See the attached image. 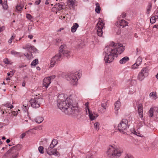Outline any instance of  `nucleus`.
<instances>
[{"instance_id":"aec40b11","label":"nucleus","mask_w":158,"mask_h":158,"mask_svg":"<svg viewBox=\"0 0 158 158\" xmlns=\"http://www.w3.org/2000/svg\"><path fill=\"white\" fill-rule=\"evenodd\" d=\"M79 27V25L78 23H75L73 24V26L71 27V31L72 32H75L77 28Z\"/></svg>"},{"instance_id":"9b49d317","label":"nucleus","mask_w":158,"mask_h":158,"mask_svg":"<svg viewBox=\"0 0 158 158\" xmlns=\"http://www.w3.org/2000/svg\"><path fill=\"white\" fill-rule=\"evenodd\" d=\"M85 105L86 106L85 110H86V112H87V110L88 111L89 118L92 121L98 117V115L95 113H94V114H93L92 112L90 111L89 108V103L88 102L85 103Z\"/></svg>"},{"instance_id":"f704fd0d","label":"nucleus","mask_w":158,"mask_h":158,"mask_svg":"<svg viewBox=\"0 0 158 158\" xmlns=\"http://www.w3.org/2000/svg\"><path fill=\"white\" fill-rule=\"evenodd\" d=\"M23 7V6L17 5L16 6V9L17 10L20 11L22 10V9Z\"/></svg>"},{"instance_id":"0eeeda50","label":"nucleus","mask_w":158,"mask_h":158,"mask_svg":"<svg viewBox=\"0 0 158 158\" xmlns=\"http://www.w3.org/2000/svg\"><path fill=\"white\" fill-rule=\"evenodd\" d=\"M55 142H56V139H53L51 144H50L49 147L48 148L47 150V153L49 155H53L56 156H60V154L57 151L56 149H54L52 151H51V150L55 146L53 144L54 143H55Z\"/></svg>"},{"instance_id":"7c9ffc66","label":"nucleus","mask_w":158,"mask_h":158,"mask_svg":"<svg viewBox=\"0 0 158 158\" xmlns=\"http://www.w3.org/2000/svg\"><path fill=\"white\" fill-rule=\"evenodd\" d=\"M152 7V3L150 2L148 3V9H147V12L148 14H149L151 10Z\"/></svg>"},{"instance_id":"e2e57ef3","label":"nucleus","mask_w":158,"mask_h":158,"mask_svg":"<svg viewBox=\"0 0 158 158\" xmlns=\"http://www.w3.org/2000/svg\"><path fill=\"white\" fill-rule=\"evenodd\" d=\"M57 143H58V142L57 141V140L56 139V142H55V143H54V144H53L54 145L56 146V144H57Z\"/></svg>"},{"instance_id":"3c124183","label":"nucleus","mask_w":158,"mask_h":158,"mask_svg":"<svg viewBox=\"0 0 158 158\" xmlns=\"http://www.w3.org/2000/svg\"><path fill=\"white\" fill-rule=\"evenodd\" d=\"M5 29V27L4 26L0 27V32L3 31Z\"/></svg>"},{"instance_id":"4be33fe9","label":"nucleus","mask_w":158,"mask_h":158,"mask_svg":"<svg viewBox=\"0 0 158 158\" xmlns=\"http://www.w3.org/2000/svg\"><path fill=\"white\" fill-rule=\"evenodd\" d=\"M44 119L43 117H37L35 119V122L36 123L40 124L44 120Z\"/></svg>"},{"instance_id":"680f3d73","label":"nucleus","mask_w":158,"mask_h":158,"mask_svg":"<svg viewBox=\"0 0 158 158\" xmlns=\"http://www.w3.org/2000/svg\"><path fill=\"white\" fill-rule=\"evenodd\" d=\"M10 139H8L6 140V142L7 143H9L10 142Z\"/></svg>"},{"instance_id":"5fc2aeb1","label":"nucleus","mask_w":158,"mask_h":158,"mask_svg":"<svg viewBox=\"0 0 158 158\" xmlns=\"http://www.w3.org/2000/svg\"><path fill=\"white\" fill-rule=\"evenodd\" d=\"M56 43H59L61 41V40L60 39L58 38L56 40Z\"/></svg>"},{"instance_id":"1a4fd4ad","label":"nucleus","mask_w":158,"mask_h":158,"mask_svg":"<svg viewBox=\"0 0 158 158\" xmlns=\"http://www.w3.org/2000/svg\"><path fill=\"white\" fill-rule=\"evenodd\" d=\"M99 20L97 24L96 29L97 30L98 35L101 36L103 34L102 29L104 26V23H103L102 20H101V18H99Z\"/></svg>"},{"instance_id":"de8ad7c7","label":"nucleus","mask_w":158,"mask_h":158,"mask_svg":"<svg viewBox=\"0 0 158 158\" xmlns=\"http://www.w3.org/2000/svg\"><path fill=\"white\" fill-rule=\"evenodd\" d=\"M41 2L40 0H36L35 4L36 5H39Z\"/></svg>"},{"instance_id":"8fccbe9b","label":"nucleus","mask_w":158,"mask_h":158,"mask_svg":"<svg viewBox=\"0 0 158 158\" xmlns=\"http://www.w3.org/2000/svg\"><path fill=\"white\" fill-rule=\"evenodd\" d=\"M86 158H93L92 155L91 154H89L87 156Z\"/></svg>"},{"instance_id":"a878e982","label":"nucleus","mask_w":158,"mask_h":158,"mask_svg":"<svg viewBox=\"0 0 158 158\" xmlns=\"http://www.w3.org/2000/svg\"><path fill=\"white\" fill-rule=\"evenodd\" d=\"M67 2L70 6H73L74 5L75 2L73 0H68Z\"/></svg>"},{"instance_id":"393cba45","label":"nucleus","mask_w":158,"mask_h":158,"mask_svg":"<svg viewBox=\"0 0 158 158\" xmlns=\"http://www.w3.org/2000/svg\"><path fill=\"white\" fill-rule=\"evenodd\" d=\"M96 7L95 8V11L97 13H99L101 10V8L100 7L99 4L97 2L95 4Z\"/></svg>"},{"instance_id":"09e8293b","label":"nucleus","mask_w":158,"mask_h":158,"mask_svg":"<svg viewBox=\"0 0 158 158\" xmlns=\"http://www.w3.org/2000/svg\"><path fill=\"white\" fill-rule=\"evenodd\" d=\"M26 135V133H23L20 136V138L21 139H23Z\"/></svg>"},{"instance_id":"20e7f679","label":"nucleus","mask_w":158,"mask_h":158,"mask_svg":"<svg viewBox=\"0 0 158 158\" xmlns=\"http://www.w3.org/2000/svg\"><path fill=\"white\" fill-rule=\"evenodd\" d=\"M123 152L119 148H115L112 146H110L108 148L106 154L108 156L111 158H117L120 156Z\"/></svg>"},{"instance_id":"a18cd8bd","label":"nucleus","mask_w":158,"mask_h":158,"mask_svg":"<svg viewBox=\"0 0 158 158\" xmlns=\"http://www.w3.org/2000/svg\"><path fill=\"white\" fill-rule=\"evenodd\" d=\"M121 33V30L119 28H118L117 31L116 32V34L117 35H119Z\"/></svg>"},{"instance_id":"473e14b6","label":"nucleus","mask_w":158,"mask_h":158,"mask_svg":"<svg viewBox=\"0 0 158 158\" xmlns=\"http://www.w3.org/2000/svg\"><path fill=\"white\" fill-rule=\"evenodd\" d=\"M10 112L6 116V118L4 120V122L5 123L8 122L10 120V118L9 116L10 115Z\"/></svg>"},{"instance_id":"2eb2a0df","label":"nucleus","mask_w":158,"mask_h":158,"mask_svg":"<svg viewBox=\"0 0 158 158\" xmlns=\"http://www.w3.org/2000/svg\"><path fill=\"white\" fill-rule=\"evenodd\" d=\"M142 61V58L139 56L136 60V62L132 65L131 69H137L139 66L141 64Z\"/></svg>"},{"instance_id":"5701e85b","label":"nucleus","mask_w":158,"mask_h":158,"mask_svg":"<svg viewBox=\"0 0 158 158\" xmlns=\"http://www.w3.org/2000/svg\"><path fill=\"white\" fill-rule=\"evenodd\" d=\"M4 106L6 107L9 108L10 109H12L14 107L11 104V103L9 102H7L5 104L2 105V106Z\"/></svg>"},{"instance_id":"37998d69","label":"nucleus","mask_w":158,"mask_h":158,"mask_svg":"<svg viewBox=\"0 0 158 158\" xmlns=\"http://www.w3.org/2000/svg\"><path fill=\"white\" fill-rule=\"evenodd\" d=\"M26 17L29 20H31L32 18V16L31 15L28 14L26 15Z\"/></svg>"},{"instance_id":"79ce46f5","label":"nucleus","mask_w":158,"mask_h":158,"mask_svg":"<svg viewBox=\"0 0 158 158\" xmlns=\"http://www.w3.org/2000/svg\"><path fill=\"white\" fill-rule=\"evenodd\" d=\"M27 106L23 105V106L22 107V110H23V111L24 112H26L27 110Z\"/></svg>"},{"instance_id":"338daca9","label":"nucleus","mask_w":158,"mask_h":158,"mask_svg":"<svg viewBox=\"0 0 158 158\" xmlns=\"http://www.w3.org/2000/svg\"><path fill=\"white\" fill-rule=\"evenodd\" d=\"M2 139H6V137L5 136H3V137H2Z\"/></svg>"},{"instance_id":"dca6fc26","label":"nucleus","mask_w":158,"mask_h":158,"mask_svg":"<svg viewBox=\"0 0 158 158\" xmlns=\"http://www.w3.org/2000/svg\"><path fill=\"white\" fill-rule=\"evenodd\" d=\"M128 23L123 19H122L119 22H117L115 23V25L118 27L123 28L127 25Z\"/></svg>"},{"instance_id":"49530a36","label":"nucleus","mask_w":158,"mask_h":158,"mask_svg":"<svg viewBox=\"0 0 158 158\" xmlns=\"http://www.w3.org/2000/svg\"><path fill=\"white\" fill-rule=\"evenodd\" d=\"M24 55L28 59H30L31 58V57H30V54L28 53L27 54H24Z\"/></svg>"},{"instance_id":"bf43d9fd","label":"nucleus","mask_w":158,"mask_h":158,"mask_svg":"<svg viewBox=\"0 0 158 158\" xmlns=\"http://www.w3.org/2000/svg\"><path fill=\"white\" fill-rule=\"evenodd\" d=\"M139 51V49L138 48H137L136 50V55H138V52Z\"/></svg>"},{"instance_id":"ea45409f","label":"nucleus","mask_w":158,"mask_h":158,"mask_svg":"<svg viewBox=\"0 0 158 158\" xmlns=\"http://www.w3.org/2000/svg\"><path fill=\"white\" fill-rule=\"evenodd\" d=\"M149 96L150 97H156V93L155 92H152L151 93L149 94Z\"/></svg>"},{"instance_id":"58836bf2","label":"nucleus","mask_w":158,"mask_h":158,"mask_svg":"<svg viewBox=\"0 0 158 158\" xmlns=\"http://www.w3.org/2000/svg\"><path fill=\"white\" fill-rule=\"evenodd\" d=\"M15 37V34H13L11 37L10 39L8 41V43L10 44H11L13 40L14 39Z\"/></svg>"},{"instance_id":"4c0bfd02","label":"nucleus","mask_w":158,"mask_h":158,"mask_svg":"<svg viewBox=\"0 0 158 158\" xmlns=\"http://www.w3.org/2000/svg\"><path fill=\"white\" fill-rule=\"evenodd\" d=\"M10 53L12 55H19L20 53L16 52L14 50L11 51L10 52Z\"/></svg>"},{"instance_id":"0e129e2a","label":"nucleus","mask_w":158,"mask_h":158,"mask_svg":"<svg viewBox=\"0 0 158 158\" xmlns=\"http://www.w3.org/2000/svg\"><path fill=\"white\" fill-rule=\"evenodd\" d=\"M0 126H1V127H0V128L3 127V123H0Z\"/></svg>"},{"instance_id":"a211bd4d","label":"nucleus","mask_w":158,"mask_h":158,"mask_svg":"<svg viewBox=\"0 0 158 158\" xmlns=\"http://www.w3.org/2000/svg\"><path fill=\"white\" fill-rule=\"evenodd\" d=\"M138 112L140 118L143 117V110L142 104L140 103L138 105Z\"/></svg>"},{"instance_id":"412c9836","label":"nucleus","mask_w":158,"mask_h":158,"mask_svg":"<svg viewBox=\"0 0 158 158\" xmlns=\"http://www.w3.org/2000/svg\"><path fill=\"white\" fill-rule=\"evenodd\" d=\"M114 109L116 111L118 110L121 105V103L118 100L114 103Z\"/></svg>"},{"instance_id":"13d9d810","label":"nucleus","mask_w":158,"mask_h":158,"mask_svg":"<svg viewBox=\"0 0 158 158\" xmlns=\"http://www.w3.org/2000/svg\"><path fill=\"white\" fill-rule=\"evenodd\" d=\"M49 0H46V2H45V4L46 5H48L49 3Z\"/></svg>"},{"instance_id":"6e6552de","label":"nucleus","mask_w":158,"mask_h":158,"mask_svg":"<svg viewBox=\"0 0 158 158\" xmlns=\"http://www.w3.org/2000/svg\"><path fill=\"white\" fill-rule=\"evenodd\" d=\"M148 72L149 69L148 67L143 68L138 74V79L142 81L148 75Z\"/></svg>"},{"instance_id":"4468645a","label":"nucleus","mask_w":158,"mask_h":158,"mask_svg":"<svg viewBox=\"0 0 158 158\" xmlns=\"http://www.w3.org/2000/svg\"><path fill=\"white\" fill-rule=\"evenodd\" d=\"M23 48L27 50V51L31 52H36L37 51V49L34 46H31L30 44H28L23 47Z\"/></svg>"},{"instance_id":"7ed1b4c3","label":"nucleus","mask_w":158,"mask_h":158,"mask_svg":"<svg viewBox=\"0 0 158 158\" xmlns=\"http://www.w3.org/2000/svg\"><path fill=\"white\" fill-rule=\"evenodd\" d=\"M59 52L53 57L51 60L50 66L53 67L55 64H57L62 59V56H65L68 57L70 55V52L67 49L66 45H61L60 47Z\"/></svg>"},{"instance_id":"b1692460","label":"nucleus","mask_w":158,"mask_h":158,"mask_svg":"<svg viewBox=\"0 0 158 158\" xmlns=\"http://www.w3.org/2000/svg\"><path fill=\"white\" fill-rule=\"evenodd\" d=\"M158 19V17L157 15H155L153 16L151 18L150 20V23H154L156 21V20Z\"/></svg>"},{"instance_id":"423d86ee","label":"nucleus","mask_w":158,"mask_h":158,"mask_svg":"<svg viewBox=\"0 0 158 158\" xmlns=\"http://www.w3.org/2000/svg\"><path fill=\"white\" fill-rule=\"evenodd\" d=\"M29 102L31 106L35 108H39L41 105H43L44 103V100L40 98L35 97L34 98H31Z\"/></svg>"},{"instance_id":"9d476101","label":"nucleus","mask_w":158,"mask_h":158,"mask_svg":"<svg viewBox=\"0 0 158 158\" xmlns=\"http://www.w3.org/2000/svg\"><path fill=\"white\" fill-rule=\"evenodd\" d=\"M128 121L125 119L122 120L118 126V130L121 132H123V131L126 129L127 127Z\"/></svg>"},{"instance_id":"69168bd1","label":"nucleus","mask_w":158,"mask_h":158,"mask_svg":"<svg viewBox=\"0 0 158 158\" xmlns=\"http://www.w3.org/2000/svg\"><path fill=\"white\" fill-rule=\"evenodd\" d=\"M153 28H157V25H154V26L153 27Z\"/></svg>"},{"instance_id":"6e6d98bb","label":"nucleus","mask_w":158,"mask_h":158,"mask_svg":"<svg viewBox=\"0 0 158 158\" xmlns=\"http://www.w3.org/2000/svg\"><path fill=\"white\" fill-rule=\"evenodd\" d=\"M132 133L137 135H139L138 134V133L136 132L135 130H134L133 132H132Z\"/></svg>"},{"instance_id":"f03ea898","label":"nucleus","mask_w":158,"mask_h":158,"mask_svg":"<svg viewBox=\"0 0 158 158\" xmlns=\"http://www.w3.org/2000/svg\"><path fill=\"white\" fill-rule=\"evenodd\" d=\"M125 47L122 44L112 42L109 46L105 48L104 52L106 54L104 60L105 63H110L116 57L118 54H121L124 50Z\"/></svg>"},{"instance_id":"052dcab7","label":"nucleus","mask_w":158,"mask_h":158,"mask_svg":"<svg viewBox=\"0 0 158 158\" xmlns=\"http://www.w3.org/2000/svg\"><path fill=\"white\" fill-rule=\"evenodd\" d=\"M22 86L24 87L25 85V82H23L22 83Z\"/></svg>"},{"instance_id":"6ab92c4d","label":"nucleus","mask_w":158,"mask_h":158,"mask_svg":"<svg viewBox=\"0 0 158 158\" xmlns=\"http://www.w3.org/2000/svg\"><path fill=\"white\" fill-rule=\"evenodd\" d=\"M129 60V57L126 56L121 59L119 60V62L121 64H125Z\"/></svg>"},{"instance_id":"a19ab883","label":"nucleus","mask_w":158,"mask_h":158,"mask_svg":"<svg viewBox=\"0 0 158 158\" xmlns=\"http://www.w3.org/2000/svg\"><path fill=\"white\" fill-rule=\"evenodd\" d=\"M3 62L4 63L6 64H10V62L9 61L8 59L6 58L4 59L3 60Z\"/></svg>"},{"instance_id":"c756f323","label":"nucleus","mask_w":158,"mask_h":158,"mask_svg":"<svg viewBox=\"0 0 158 158\" xmlns=\"http://www.w3.org/2000/svg\"><path fill=\"white\" fill-rule=\"evenodd\" d=\"M38 63V60L37 59L34 60L31 64V65L35 66V65Z\"/></svg>"},{"instance_id":"f8f14e48","label":"nucleus","mask_w":158,"mask_h":158,"mask_svg":"<svg viewBox=\"0 0 158 158\" xmlns=\"http://www.w3.org/2000/svg\"><path fill=\"white\" fill-rule=\"evenodd\" d=\"M64 3L63 2H60L55 5L54 7L52 8V11L56 12V14L57 12L61 10L64 9Z\"/></svg>"},{"instance_id":"f257e3e1","label":"nucleus","mask_w":158,"mask_h":158,"mask_svg":"<svg viewBox=\"0 0 158 158\" xmlns=\"http://www.w3.org/2000/svg\"><path fill=\"white\" fill-rule=\"evenodd\" d=\"M57 105L58 108L66 114L73 115L78 113L77 107L73 105V100L69 98H66L63 94L58 96Z\"/></svg>"},{"instance_id":"864d4df0","label":"nucleus","mask_w":158,"mask_h":158,"mask_svg":"<svg viewBox=\"0 0 158 158\" xmlns=\"http://www.w3.org/2000/svg\"><path fill=\"white\" fill-rule=\"evenodd\" d=\"M55 77L56 76L55 75H52L48 77L50 78V81H51V79L55 78Z\"/></svg>"},{"instance_id":"603ef678","label":"nucleus","mask_w":158,"mask_h":158,"mask_svg":"<svg viewBox=\"0 0 158 158\" xmlns=\"http://www.w3.org/2000/svg\"><path fill=\"white\" fill-rule=\"evenodd\" d=\"M126 14H125L124 13H123L122 14V18H124L126 17Z\"/></svg>"},{"instance_id":"2f4dec72","label":"nucleus","mask_w":158,"mask_h":158,"mask_svg":"<svg viewBox=\"0 0 158 158\" xmlns=\"http://www.w3.org/2000/svg\"><path fill=\"white\" fill-rule=\"evenodd\" d=\"M100 124L98 122H96L94 124V128L96 130L99 129Z\"/></svg>"},{"instance_id":"e433bc0d","label":"nucleus","mask_w":158,"mask_h":158,"mask_svg":"<svg viewBox=\"0 0 158 158\" xmlns=\"http://www.w3.org/2000/svg\"><path fill=\"white\" fill-rule=\"evenodd\" d=\"M44 147L42 146H40L38 148V150L42 154L44 153Z\"/></svg>"},{"instance_id":"774afa93","label":"nucleus","mask_w":158,"mask_h":158,"mask_svg":"<svg viewBox=\"0 0 158 158\" xmlns=\"http://www.w3.org/2000/svg\"><path fill=\"white\" fill-rule=\"evenodd\" d=\"M156 77L158 80V73L156 75Z\"/></svg>"},{"instance_id":"c03bdc74","label":"nucleus","mask_w":158,"mask_h":158,"mask_svg":"<svg viewBox=\"0 0 158 158\" xmlns=\"http://www.w3.org/2000/svg\"><path fill=\"white\" fill-rule=\"evenodd\" d=\"M11 112L12 113L11 114V115H12V116L15 115L16 116L18 114V112H17L16 111H14L12 112Z\"/></svg>"},{"instance_id":"c85d7f7f","label":"nucleus","mask_w":158,"mask_h":158,"mask_svg":"<svg viewBox=\"0 0 158 158\" xmlns=\"http://www.w3.org/2000/svg\"><path fill=\"white\" fill-rule=\"evenodd\" d=\"M153 111L154 109L153 108H151L148 111L149 116L150 117H153Z\"/></svg>"},{"instance_id":"f3484780","label":"nucleus","mask_w":158,"mask_h":158,"mask_svg":"<svg viewBox=\"0 0 158 158\" xmlns=\"http://www.w3.org/2000/svg\"><path fill=\"white\" fill-rule=\"evenodd\" d=\"M51 83V81H50V78L49 77H46L43 80V86L46 88L48 87Z\"/></svg>"},{"instance_id":"4d7b16f0","label":"nucleus","mask_w":158,"mask_h":158,"mask_svg":"<svg viewBox=\"0 0 158 158\" xmlns=\"http://www.w3.org/2000/svg\"><path fill=\"white\" fill-rule=\"evenodd\" d=\"M33 36L32 35H28V37L31 39H32L33 38Z\"/></svg>"},{"instance_id":"c9c22d12","label":"nucleus","mask_w":158,"mask_h":158,"mask_svg":"<svg viewBox=\"0 0 158 158\" xmlns=\"http://www.w3.org/2000/svg\"><path fill=\"white\" fill-rule=\"evenodd\" d=\"M135 92V89H134L133 87H131L129 90V94H133Z\"/></svg>"},{"instance_id":"cd10ccee","label":"nucleus","mask_w":158,"mask_h":158,"mask_svg":"<svg viewBox=\"0 0 158 158\" xmlns=\"http://www.w3.org/2000/svg\"><path fill=\"white\" fill-rule=\"evenodd\" d=\"M2 5L4 9H7L8 8V6L7 4V0L6 1L4 0L3 3H2Z\"/></svg>"},{"instance_id":"72a5a7b5","label":"nucleus","mask_w":158,"mask_h":158,"mask_svg":"<svg viewBox=\"0 0 158 158\" xmlns=\"http://www.w3.org/2000/svg\"><path fill=\"white\" fill-rule=\"evenodd\" d=\"M107 105V103L106 102L102 103L101 106L103 108L104 110H105L106 109Z\"/></svg>"},{"instance_id":"ddd939ff","label":"nucleus","mask_w":158,"mask_h":158,"mask_svg":"<svg viewBox=\"0 0 158 158\" xmlns=\"http://www.w3.org/2000/svg\"><path fill=\"white\" fill-rule=\"evenodd\" d=\"M21 145L20 144H18L15 146L12 147L7 152V153L14 154L17 152L20 149Z\"/></svg>"},{"instance_id":"bb28decb","label":"nucleus","mask_w":158,"mask_h":158,"mask_svg":"<svg viewBox=\"0 0 158 158\" xmlns=\"http://www.w3.org/2000/svg\"><path fill=\"white\" fill-rule=\"evenodd\" d=\"M85 46V43L84 41H79L77 45L78 48H81Z\"/></svg>"},{"instance_id":"39448f33","label":"nucleus","mask_w":158,"mask_h":158,"mask_svg":"<svg viewBox=\"0 0 158 158\" xmlns=\"http://www.w3.org/2000/svg\"><path fill=\"white\" fill-rule=\"evenodd\" d=\"M81 73L79 72H73L71 73L67 78L68 81H70V82L73 85H77L78 78H80Z\"/></svg>"}]
</instances>
